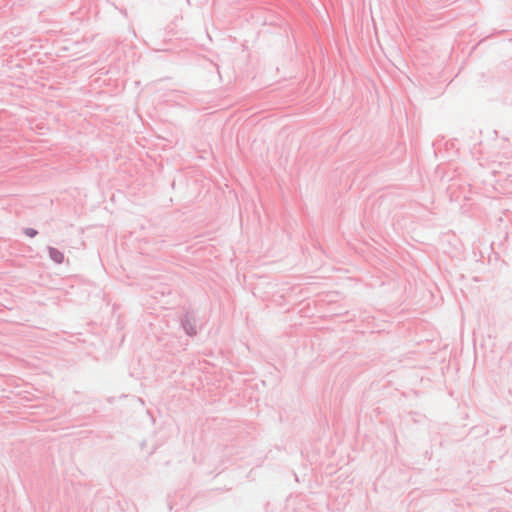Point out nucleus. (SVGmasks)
<instances>
[{
  "label": "nucleus",
  "mask_w": 512,
  "mask_h": 512,
  "mask_svg": "<svg viewBox=\"0 0 512 512\" xmlns=\"http://www.w3.org/2000/svg\"><path fill=\"white\" fill-rule=\"evenodd\" d=\"M25 234L29 237H34L37 234V231L32 228H27L25 230Z\"/></svg>",
  "instance_id": "f03ea898"
},
{
  "label": "nucleus",
  "mask_w": 512,
  "mask_h": 512,
  "mask_svg": "<svg viewBox=\"0 0 512 512\" xmlns=\"http://www.w3.org/2000/svg\"><path fill=\"white\" fill-rule=\"evenodd\" d=\"M51 256L57 261V262H61L62 261V258H63V255L55 250H51Z\"/></svg>",
  "instance_id": "f257e3e1"
},
{
  "label": "nucleus",
  "mask_w": 512,
  "mask_h": 512,
  "mask_svg": "<svg viewBox=\"0 0 512 512\" xmlns=\"http://www.w3.org/2000/svg\"><path fill=\"white\" fill-rule=\"evenodd\" d=\"M170 92H172V93H182L183 90L180 89V88H174V89H171Z\"/></svg>",
  "instance_id": "7ed1b4c3"
}]
</instances>
